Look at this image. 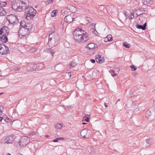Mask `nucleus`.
I'll return each instance as SVG.
<instances>
[{
    "instance_id": "nucleus-49",
    "label": "nucleus",
    "mask_w": 155,
    "mask_h": 155,
    "mask_svg": "<svg viewBox=\"0 0 155 155\" xmlns=\"http://www.w3.org/2000/svg\"><path fill=\"white\" fill-rule=\"evenodd\" d=\"M4 4H3V5H5L6 4V3L5 2H4Z\"/></svg>"
},
{
    "instance_id": "nucleus-34",
    "label": "nucleus",
    "mask_w": 155,
    "mask_h": 155,
    "mask_svg": "<svg viewBox=\"0 0 155 155\" xmlns=\"http://www.w3.org/2000/svg\"><path fill=\"white\" fill-rule=\"evenodd\" d=\"M107 37L109 41H111L112 40V37L111 35H108L107 36Z\"/></svg>"
},
{
    "instance_id": "nucleus-14",
    "label": "nucleus",
    "mask_w": 155,
    "mask_h": 155,
    "mask_svg": "<svg viewBox=\"0 0 155 155\" xmlns=\"http://www.w3.org/2000/svg\"><path fill=\"white\" fill-rule=\"evenodd\" d=\"M87 133V130L86 129H84L81 132V137L85 138H86V135Z\"/></svg>"
},
{
    "instance_id": "nucleus-30",
    "label": "nucleus",
    "mask_w": 155,
    "mask_h": 155,
    "mask_svg": "<svg viewBox=\"0 0 155 155\" xmlns=\"http://www.w3.org/2000/svg\"><path fill=\"white\" fill-rule=\"evenodd\" d=\"M123 45L126 48H129L130 47V45L127 42H125L123 43Z\"/></svg>"
},
{
    "instance_id": "nucleus-52",
    "label": "nucleus",
    "mask_w": 155,
    "mask_h": 155,
    "mask_svg": "<svg viewBox=\"0 0 155 155\" xmlns=\"http://www.w3.org/2000/svg\"><path fill=\"white\" fill-rule=\"evenodd\" d=\"M1 94H0V95Z\"/></svg>"
},
{
    "instance_id": "nucleus-43",
    "label": "nucleus",
    "mask_w": 155,
    "mask_h": 155,
    "mask_svg": "<svg viewBox=\"0 0 155 155\" xmlns=\"http://www.w3.org/2000/svg\"><path fill=\"white\" fill-rule=\"evenodd\" d=\"M133 18H134L133 17V14H132L131 15H130V18L132 19Z\"/></svg>"
},
{
    "instance_id": "nucleus-32",
    "label": "nucleus",
    "mask_w": 155,
    "mask_h": 155,
    "mask_svg": "<svg viewBox=\"0 0 155 155\" xmlns=\"http://www.w3.org/2000/svg\"><path fill=\"white\" fill-rule=\"evenodd\" d=\"M131 70L133 71H135L136 70L137 68L133 65L130 66Z\"/></svg>"
},
{
    "instance_id": "nucleus-1",
    "label": "nucleus",
    "mask_w": 155,
    "mask_h": 155,
    "mask_svg": "<svg viewBox=\"0 0 155 155\" xmlns=\"http://www.w3.org/2000/svg\"><path fill=\"white\" fill-rule=\"evenodd\" d=\"M73 35L75 41L79 43H84L88 39L87 33L80 28H77L74 30Z\"/></svg>"
},
{
    "instance_id": "nucleus-45",
    "label": "nucleus",
    "mask_w": 155,
    "mask_h": 155,
    "mask_svg": "<svg viewBox=\"0 0 155 155\" xmlns=\"http://www.w3.org/2000/svg\"><path fill=\"white\" fill-rule=\"evenodd\" d=\"M3 119V118L2 117H0V122L2 121Z\"/></svg>"
},
{
    "instance_id": "nucleus-25",
    "label": "nucleus",
    "mask_w": 155,
    "mask_h": 155,
    "mask_svg": "<svg viewBox=\"0 0 155 155\" xmlns=\"http://www.w3.org/2000/svg\"><path fill=\"white\" fill-rule=\"evenodd\" d=\"M62 126V124H58L55 125V128L57 129H60Z\"/></svg>"
},
{
    "instance_id": "nucleus-46",
    "label": "nucleus",
    "mask_w": 155,
    "mask_h": 155,
    "mask_svg": "<svg viewBox=\"0 0 155 155\" xmlns=\"http://www.w3.org/2000/svg\"><path fill=\"white\" fill-rule=\"evenodd\" d=\"M63 12L64 14V10H62L61 11V13H62Z\"/></svg>"
},
{
    "instance_id": "nucleus-2",
    "label": "nucleus",
    "mask_w": 155,
    "mask_h": 155,
    "mask_svg": "<svg viewBox=\"0 0 155 155\" xmlns=\"http://www.w3.org/2000/svg\"><path fill=\"white\" fill-rule=\"evenodd\" d=\"M24 10L26 15L25 18L28 20L33 18L37 12L33 8L30 7L29 6L27 8L26 7Z\"/></svg>"
},
{
    "instance_id": "nucleus-36",
    "label": "nucleus",
    "mask_w": 155,
    "mask_h": 155,
    "mask_svg": "<svg viewBox=\"0 0 155 155\" xmlns=\"http://www.w3.org/2000/svg\"><path fill=\"white\" fill-rule=\"evenodd\" d=\"M84 119L85 121H86L87 122H88L89 121V118L88 117H84Z\"/></svg>"
},
{
    "instance_id": "nucleus-16",
    "label": "nucleus",
    "mask_w": 155,
    "mask_h": 155,
    "mask_svg": "<svg viewBox=\"0 0 155 155\" xmlns=\"http://www.w3.org/2000/svg\"><path fill=\"white\" fill-rule=\"evenodd\" d=\"M0 40L2 42L6 43L8 41L7 37L6 35H3L0 36Z\"/></svg>"
},
{
    "instance_id": "nucleus-10",
    "label": "nucleus",
    "mask_w": 155,
    "mask_h": 155,
    "mask_svg": "<svg viewBox=\"0 0 155 155\" xmlns=\"http://www.w3.org/2000/svg\"><path fill=\"white\" fill-rule=\"evenodd\" d=\"M95 46V45L93 43H91L87 45V48H88L89 49L91 50V53L90 54V55H92L94 53V48Z\"/></svg>"
},
{
    "instance_id": "nucleus-12",
    "label": "nucleus",
    "mask_w": 155,
    "mask_h": 155,
    "mask_svg": "<svg viewBox=\"0 0 155 155\" xmlns=\"http://www.w3.org/2000/svg\"><path fill=\"white\" fill-rule=\"evenodd\" d=\"M74 18H73L71 15L66 16L64 18V20L67 22L71 23L73 21Z\"/></svg>"
},
{
    "instance_id": "nucleus-33",
    "label": "nucleus",
    "mask_w": 155,
    "mask_h": 155,
    "mask_svg": "<svg viewBox=\"0 0 155 155\" xmlns=\"http://www.w3.org/2000/svg\"><path fill=\"white\" fill-rule=\"evenodd\" d=\"M141 15V14L136 13L135 12H134L133 14V17L134 18H136L139 15Z\"/></svg>"
},
{
    "instance_id": "nucleus-19",
    "label": "nucleus",
    "mask_w": 155,
    "mask_h": 155,
    "mask_svg": "<svg viewBox=\"0 0 155 155\" xmlns=\"http://www.w3.org/2000/svg\"><path fill=\"white\" fill-rule=\"evenodd\" d=\"M28 135L30 137L34 138L36 136H38V134L35 132L32 131L28 133Z\"/></svg>"
},
{
    "instance_id": "nucleus-28",
    "label": "nucleus",
    "mask_w": 155,
    "mask_h": 155,
    "mask_svg": "<svg viewBox=\"0 0 155 155\" xmlns=\"http://www.w3.org/2000/svg\"><path fill=\"white\" fill-rule=\"evenodd\" d=\"M151 115V112L149 110H148L146 112V117L147 118H149V116H150Z\"/></svg>"
},
{
    "instance_id": "nucleus-7",
    "label": "nucleus",
    "mask_w": 155,
    "mask_h": 155,
    "mask_svg": "<svg viewBox=\"0 0 155 155\" xmlns=\"http://www.w3.org/2000/svg\"><path fill=\"white\" fill-rule=\"evenodd\" d=\"M9 48L3 44H0V54L2 55L5 54L9 52Z\"/></svg>"
},
{
    "instance_id": "nucleus-13",
    "label": "nucleus",
    "mask_w": 155,
    "mask_h": 155,
    "mask_svg": "<svg viewBox=\"0 0 155 155\" xmlns=\"http://www.w3.org/2000/svg\"><path fill=\"white\" fill-rule=\"evenodd\" d=\"M67 8L68 10L72 12H74L76 11V8L75 7L71 5H68Z\"/></svg>"
},
{
    "instance_id": "nucleus-18",
    "label": "nucleus",
    "mask_w": 155,
    "mask_h": 155,
    "mask_svg": "<svg viewBox=\"0 0 155 155\" xmlns=\"http://www.w3.org/2000/svg\"><path fill=\"white\" fill-rule=\"evenodd\" d=\"M146 26V23H145L143 25L137 24L136 25L137 28L139 29H142L143 30H145Z\"/></svg>"
},
{
    "instance_id": "nucleus-41",
    "label": "nucleus",
    "mask_w": 155,
    "mask_h": 155,
    "mask_svg": "<svg viewBox=\"0 0 155 155\" xmlns=\"http://www.w3.org/2000/svg\"><path fill=\"white\" fill-rule=\"evenodd\" d=\"M140 11H139L138 10H136L135 12L136 13H137V14H141L140 12Z\"/></svg>"
},
{
    "instance_id": "nucleus-38",
    "label": "nucleus",
    "mask_w": 155,
    "mask_h": 155,
    "mask_svg": "<svg viewBox=\"0 0 155 155\" xmlns=\"http://www.w3.org/2000/svg\"><path fill=\"white\" fill-rule=\"evenodd\" d=\"M60 138H62L61 137H60V138L54 140H53V142H57L58 141V140H59Z\"/></svg>"
},
{
    "instance_id": "nucleus-6",
    "label": "nucleus",
    "mask_w": 155,
    "mask_h": 155,
    "mask_svg": "<svg viewBox=\"0 0 155 155\" xmlns=\"http://www.w3.org/2000/svg\"><path fill=\"white\" fill-rule=\"evenodd\" d=\"M29 138L26 136L21 137L19 143V145L21 147H24L30 143Z\"/></svg>"
},
{
    "instance_id": "nucleus-15",
    "label": "nucleus",
    "mask_w": 155,
    "mask_h": 155,
    "mask_svg": "<svg viewBox=\"0 0 155 155\" xmlns=\"http://www.w3.org/2000/svg\"><path fill=\"white\" fill-rule=\"evenodd\" d=\"M1 29L2 30V33L3 34V35H6L8 34V28L7 27H3L1 28Z\"/></svg>"
},
{
    "instance_id": "nucleus-4",
    "label": "nucleus",
    "mask_w": 155,
    "mask_h": 155,
    "mask_svg": "<svg viewBox=\"0 0 155 155\" xmlns=\"http://www.w3.org/2000/svg\"><path fill=\"white\" fill-rule=\"evenodd\" d=\"M17 5V11L21 12L29 6V3L28 0H19V4Z\"/></svg>"
},
{
    "instance_id": "nucleus-9",
    "label": "nucleus",
    "mask_w": 155,
    "mask_h": 155,
    "mask_svg": "<svg viewBox=\"0 0 155 155\" xmlns=\"http://www.w3.org/2000/svg\"><path fill=\"white\" fill-rule=\"evenodd\" d=\"M32 24L30 23H27L24 28V31L27 32L26 33H25L23 35L24 36H26L29 31H31L32 29Z\"/></svg>"
},
{
    "instance_id": "nucleus-35",
    "label": "nucleus",
    "mask_w": 155,
    "mask_h": 155,
    "mask_svg": "<svg viewBox=\"0 0 155 155\" xmlns=\"http://www.w3.org/2000/svg\"><path fill=\"white\" fill-rule=\"evenodd\" d=\"M53 0H48L47 1L45 2V4H48L49 3H51L53 2Z\"/></svg>"
},
{
    "instance_id": "nucleus-5",
    "label": "nucleus",
    "mask_w": 155,
    "mask_h": 155,
    "mask_svg": "<svg viewBox=\"0 0 155 155\" xmlns=\"http://www.w3.org/2000/svg\"><path fill=\"white\" fill-rule=\"evenodd\" d=\"M6 19L11 24L15 25L18 23V20L17 17L12 15H8L6 17Z\"/></svg>"
},
{
    "instance_id": "nucleus-23",
    "label": "nucleus",
    "mask_w": 155,
    "mask_h": 155,
    "mask_svg": "<svg viewBox=\"0 0 155 155\" xmlns=\"http://www.w3.org/2000/svg\"><path fill=\"white\" fill-rule=\"evenodd\" d=\"M5 11L2 7H0V15L1 16L5 15Z\"/></svg>"
},
{
    "instance_id": "nucleus-37",
    "label": "nucleus",
    "mask_w": 155,
    "mask_h": 155,
    "mask_svg": "<svg viewBox=\"0 0 155 155\" xmlns=\"http://www.w3.org/2000/svg\"><path fill=\"white\" fill-rule=\"evenodd\" d=\"M4 110V107L2 106H0V111L1 113L3 112V111Z\"/></svg>"
},
{
    "instance_id": "nucleus-29",
    "label": "nucleus",
    "mask_w": 155,
    "mask_h": 155,
    "mask_svg": "<svg viewBox=\"0 0 155 155\" xmlns=\"http://www.w3.org/2000/svg\"><path fill=\"white\" fill-rule=\"evenodd\" d=\"M56 10H54L52 11V12H51V15L52 17H55L56 15Z\"/></svg>"
},
{
    "instance_id": "nucleus-24",
    "label": "nucleus",
    "mask_w": 155,
    "mask_h": 155,
    "mask_svg": "<svg viewBox=\"0 0 155 155\" xmlns=\"http://www.w3.org/2000/svg\"><path fill=\"white\" fill-rule=\"evenodd\" d=\"M27 23L25 21H22L20 23V26L21 27H22L24 28Z\"/></svg>"
},
{
    "instance_id": "nucleus-47",
    "label": "nucleus",
    "mask_w": 155,
    "mask_h": 155,
    "mask_svg": "<svg viewBox=\"0 0 155 155\" xmlns=\"http://www.w3.org/2000/svg\"><path fill=\"white\" fill-rule=\"evenodd\" d=\"M104 105H105V107H107V105H106V103H104Z\"/></svg>"
},
{
    "instance_id": "nucleus-26",
    "label": "nucleus",
    "mask_w": 155,
    "mask_h": 155,
    "mask_svg": "<svg viewBox=\"0 0 155 155\" xmlns=\"http://www.w3.org/2000/svg\"><path fill=\"white\" fill-rule=\"evenodd\" d=\"M35 65H34L33 64H31L30 66H28L27 67V70L29 71H33L34 69L32 68H30V67H33V66H34Z\"/></svg>"
},
{
    "instance_id": "nucleus-31",
    "label": "nucleus",
    "mask_w": 155,
    "mask_h": 155,
    "mask_svg": "<svg viewBox=\"0 0 155 155\" xmlns=\"http://www.w3.org/2000/svg\"><path fill=\"white\" fill-rule=\"evenodd\" d=\"M110 73L111 74V75L113 77H115L117 75V74L114 73V71L113 70H111L110 71Z\"/></svg>"
},
{
    "instance_id": "nucleus-8",
    "label": "nucleus",
    "mask_w": 155,
    "mask_h": 155,
    "mask_svg": "<svg viewBox=\"0 0 155 155\" xmlns=\"http://www.w3.org/2000/svg\"><path fill=\"white\" fill-rule=\"evenodd\" d=\"M16 137L14 135H10L7 137L4 140V141L5 143H12L14 141Z\"/></svg>"
},
{
    "instance_id": "nucleus-17",
    "label": "nucleus",
    "mask_w": 155,
    "mask_h": 155,
    "mask_svg": "<svg viewBox=\"0 0 155 155\" xmlns=\"http://www.w3.org/2000/svg\"><path fill=\"white\" fill-rule=\"evenodd\" d=\"M153 142V139L151 138H149L146 140V142L144 144L146 147H148L150 146V144Z\"/></svg>"
},
{
    "instance_id": "nucleus-51",
    "label": "nucleus",
    "mask_w": 155,
    "mask_h": 155,
    "mask_svg": "<svg viewBox=\"0 0 155 155\" xmlns=\"http://www.w3.org/2000/svg\"><path fill=\"white\" fill-rule=\"evenodd\" d=\"M85 124L86 123H83L82 124Z\"/></svg>"
},
{
    "instance_id": "nucleus-48",
    "label": "nucleus",
    "mask_w": 155,
    "mask_h": 155,
    "mask_svg": "<svg viewBox=\"0 0 155 155\" xmlns=\"http://www.w3.org/2000/svg\"><path fill=\"white\" fill-rule=\"evenodd\" d=\"M45 136V137H49V136L48 135H46Z\"/></svg>"
},
{
    "instance_id": "nucleus-40",
    "label": "nucleus",
    "mask_w": 155,
    "mask_h": 155,
    "mask_svg": "<svg viewBox=\"0 0 155 155\" xmlns=\"http://www.w3.org/2000/svg\"><path fill=\"white\" fill-rule=\"evenodd\" d=\"M90 61L92 63H94L95 62V60L93 59H90Z\"/></svg>"
},
{
    "instance_id": "nucleus-21",
    "label": "nucleus",
    "mask_w": 155,
    "mask_h": 155,
    "mask_svg": "<svg viewBox=\"0 0 155 155\" xmlns=\"http://www.w3.org/2000/svg\"><path fill=\"white\" fill-rule=\"evenodd\" d=\"M45 51L46 52L51 54L52 56H53L54 54V51L53 49H51V48L47 49Z\"/></svg>"
},
{
    "instance_id": "nucleus-22",
    "label": "nucleus",
    "mask_w": 155,
    "mask_h": 155,
    "mask_svg": "<svg viewBox=\"0 0 155 155\" xmlns=\"http://www.w3.org/2000/svg\"><path fill=\"white\" fill-rule=\"evenodd\" d=\"M87 150L90 154H92L94 152V150L91 146H88L87 148Z\"/></svg>"
},
{
    "instance_id": "nucleus-44",
    "label": "nucleus",
    "mask_w": 155,
    "mask_h": 155,
    "mask_svg": "<svg viewBox=\"0 0 155 155\" xmlns=\"http://www.w3.org/2000/svg\"><path fill=\"white\" fill-rule=\"evenodd\" d=\"M68 74L69 75V76L70 77H71V74L70 73H68Z\"/></svg>"
},
{
    "instance_id": "nucleus-42",
    "label": "nucleus",
    "mask_w": 155,
    "mask_h": 155,
    "mask_svg": "<svg viewBox=\"0 0 155 155\" xmlns=\"http://www.w3.org/2000/svg\"><path fill=\"white\" fill-rule=\"evenodd\" d=\"M3 35V34L2 33V29H0V36Z\"/></svg>"
},
{
    "instance_id": "nucleus-39",
    "label": "nucleus",
    "mask_w": 155,
    "mask_h": 155,
    "mask_svg": "<svg viewBox=\"0 0 155 155\" xmlns=\"http://www.w3.org/2000/svg\"><path fill=\"white\" fill-rule=\"evenodd\" d=\"M107 38V37H106L104 38V41L105 42H107L109 41V40L108 39V38Z\"/></svg>"
},
{
    "instance_id": "nucleus-20",
    "label": "nucleus",
    "mask_w": 155,
    "mask_h": 155,
    "mask_svg": "<svg viewBox=\"0 0 155 155\" xmlns=\"http://www.w3.org/2000/svg\"><path fill=\"white\" fill-rule=\"evenodd\" d=\"M77 65L76 63L74 61H72L71 64H69L68 66V68L70 69L75 66Z\"/></svg>"
},
{
    "instance_id": "nucleus-50",
    "label": "nucleus",
    "mask_w": 155,
    "mask_h": 155,
    "mask_svg": "<svg viewBox=\"0 0 155 155\" xmlns=\"http://www.w3.org/2000/svg\"><path fill=\"white\" fill-rule=\"evenodd\" d=\"M6 155H11L10 153H8L6 154Z\"/></svg>"
},
{
    "instance_id": "nucleus-11",
    "label": "nucleus",
    "mask_w": 155,
    "mask_h": 155,
    "mask_svg": "<svg viewBox=\"0 0 155 155\" xmlns=\"http://www.w3.org/2000/svg\"><path fill=\"white\" fill-rule=\"evenodd\" d=\"M95 59L96 62L99 63H103L104 61V57L99 55H97L96 56Z\"/></svg>"
},
{
    "instance_id": "nucleus-3",
    "label": "nucleus",
    "mask_w": 155,
    "mask_h": 155,
    "mask_svg": "<svg viewBox=\"0 0 155 155\" xmlns=\"http://www.w3.org/2000/svg\"><path fill=\"white\" fill-rule=\"evenodd\" d=\"M49 38L48 44L51 48L57 45L59 38L57 35H54V33H51L49 35Z\"/></svg>"
},
{
    "instance_id": "nucleus-27",
    "label": "nucleus",
    "mask_w": 155,
    "mask_h": 155,
    "mask_svg": "<svg viewBox=\"0 0 155 155\" xmlns=\"http://www.w3.org/2000/svg\"><path fill=\"white\" fill-rule=\"evenodd\" d=\"M142 1L144 5H146L149 4L151 0H142Z\"/></svg>"
}]
</instances>
